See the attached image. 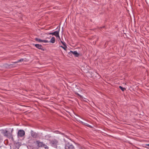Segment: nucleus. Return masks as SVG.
I'll list each match as a JSON object with an SVG mask.
<instances>
[{
	"label": "nucleus",
	"instance_id": "18",
	"mask_svg": "<svg viewBox=\"0 0 149 149\" xmlns=\"http://www.w3.org/2000/svg\"><path fill=\"white\" fill-rule=\"evenodd\" d=\"M61 42L64 46H66L65 43L64 42H63L61 41Z\"/></svg>",
	"mask_w": 149,
	"mask_h": 149
},
{
	"label": "nucleus",
	"instance_id": "19",
	"mask_svg": "<svg viewBox=\"0 0 149 149\" xmlns=\"http://www.w3.org/2000/svg\"><path fill=\"white\" fill-rule=\"evenodd\" d=\"M87 126L88 127H91V126L90 125H87Z\"/></svg>",
	"mask_w": 149,
	"mask_h": 149
},
{
	"label": "nucleus",
	"instance_id": "12",
	"mask_svg": "<svg viewBox=\"0 0 149 149\" xmlns=\"http://www.w3.org/2000/svg\"><path fill=\"white\" fill-rule=\"evenodd\" d=\"M23 60H24V59L23 58H22V59H20L19 60L15 62L14 63H18L19 62H22V61H23Z\"/></svg>",
	"mask_w": 149,
	"mask_h": 149
},
{
	"label": "nucleus",
	"instance_id": "9",
	"mask_svg": "<svg viewBox=\"0 0 149 149\" xmlns=\"http://www.w3.org/2000/svg\"><path fill=\"white\" fill-rule=\"evenodd\" d=\"M1 132L4 134V135L7 136H8V131L6 130H2Z\"/></svg>",
	"mask_w": 149,
	"mask_h": 149
},
{
	"label": "nucleus",
	"instance_id": "3",
	"mask_svg": "<svg viewBox=\"0 0 149 149\" xmlns=\"http://www.w3.org/2000/svg\"><path fill=\"white\" fill-rule=\"evenodd\" d=\"M18 136L22 137L25 134V132L23 130H19L18 132Z\"/></svg>",
	"mask_w": 149,
	"mask_h": 149
},
{
	"label": "nucleus",
	"instance_id": "1",
	"mask_svg": "<svg viewBox=\"0 0 149 149\" xmlns=\"http://www.w3.org/2000/svg\"><path fill=\"white\" fill-rule=\"evenodd\" d=\"M50 143L52 146L54 148H56L57 147V145H58V141L56 139H54L51 141Z\"/></svg>",
	"mask_w": 149,
	"mask_h": 149
},
{
	"label": "nucleus",
	"instance_id": "17",
	"mask_svg": "<svg viewBox=\"0 0 149 149\" xmlns=\"http://www.w3.org/2000/svg\"><path fill=\"white\" fill-rule=\"evenodd\" d=\"M46 139H49L51 137V136L49 135H47L45 136Z\"/></svg>",
	"mask_w": 149,
	"mask_h": 149
},
{
	"label": "nucleus",
	"instance_id": "22",
	"mask_svg": "<svg viewBox=\"0 0 149 149\" xmlns=\"http://www.w3.org/2000/svg\"><path fill=\"white\" fill-rule=\"evenodd\" d=\"M104 26H103V27H102V28H104Z\"/></svg>",
	"mask_w": 149,
	"mask_h": 149
},
{
	"label": "nucleus",
	"instance_id": "5",
	"mask_svg": "<svg viewBox=\"0 0 149 149\" xmlns=\"http://www.w3.org/2000/svg\"><path fill=\"white\" fill-rule=\"evenodd\" d=\"M33 45H35V47L38 49L44 50V49H43V47L41 45L38 44Z\"/></svg>",
	"mask_w": 149,
	"mask_h": 149
},
{
	"label": "nucleus",
	"instance_id": "21",
	"mask_svg": "<svg viewBox=\"0 0 149 149\" xmlns=\"http://www.w3.org/2000/svg\"><path fill=\"white\" fill-rule=\"evenodd\" d=\"M77 95H78L79 96H81L79 94L77 93Z\"/></svg>",
	"mask_w": 149,
	"mask_h": 149
},
{
	"label": "nucleus",
	"instance_id": "15",
	"mask_svg": "<svg viewBox=\"0 0 149 149\" xmlns=\"http://www.w3.org/2000/svg\"><path fill=\"white\" fill-rule=\"evenodd\" d=\"M60 47H62L63 49L64 50H66V48H67V47L66 46H64V47L62 46H60Z\"/></svg>",
	"mask_w": 149,
	"mask_h": 149
},
{
	"label": "nucleus",
	"instance_id": "13",
	"mask_svg": "<svg viewBox=\"0 0 149 149\" xmlns=\"http://www.w3.org/2000/svg\"><path fill=\"white\" fill-rule=\"evenodd\" d=\"M119 87L120 88V89L123 91H124L125 90V88H123L121 86H119Z\"/></svg>",
	"mask_w": 149,
	"mask_h": 149
},
{
	"label": "nucleus",
	"instance_id": "23",
	"mask_svg": "<svg viewBox=\"0 0 149 149\" xmlns=\"http://www.w3.org/2000/svg\"><path fill=\"white\" fill-rule=\"evenodd\" d=\"M13 129H12V131H13Z\"/></svg>",
	"mask_w": 149,
	"mask_h": 149
},
{
	"label": "nucleus",
	"instance_id": "8",
	"mask_svg": "<svg viewBox=\"0 0 149 149\" xmlns=\"http://www.w3.org/2000/svg\"><path fill=\"white\" fill-rule=\"evenodd\" d=\"M31 136L33 138H36L38 136V134L36 133L33 132V131H31Z\"/></svg>",
	"mask_w": 149,
	"mask_h": 149
},
{
	"label": "nucleus",
	"instance_id": "10",
	"mask_svg": "<svg viewBox=\"0 0 149 149\" xmlns=\"http://www.w3.org/2000/svg\"><path fill=\"white\" fill-rule=\"evenodd\" d=\"M55 42V38L54 37H52L50 40V42L52 43H54Z\"/></svg>",
	"mask_w": 149,
	"mask_h": 149
},
{
	"label": "nucleus",
	"instance_id": "4",
	"mask_svg": "<svg viewBox=\"0 0 149 149\" xmlns=\"http://www.w3.org/2000/svg\"><path fill=\"white\" fill-rule=\"evenodd\" d=\"M59 29L58 31H55L53 33H50L49 34V35H54L57 37H59Z\"/></svg>",
	"mask_w": 149,
	"mask_h": 149
},
{
	"label": "nucleus",
	"instance_id": "20",
	"mask_svg": "<svg viewBox=\"0 0 149 149\" xmlns=\"http://www.w3.org/2000/svg\"><path fill=\"white\" fill-rule=\"evenodd\" d=\"M147 146H149V144H146Z\"/></svg>",
	"mask_w": 149,
	"mask_h": 149
},
{
	"label": "nucleus",
	"instance_id": "6",
	"mask_svg": "<svg viewBox=\"0 0 149 149\" xmlns=\"http://www.w3.org/2000/svg\"><path fill=\"white\" fill-rule=\"evenodd\" d=\"M71 53V54H73L75 56L78 57L79 55V54L76 51H74V52H73L70 51V52L69 53V54Z\"/></svg>",
	"mask_w": 149,
	"mask_h": 149
},
{
	"label": "nucleus",
	"instance_id": "11",
	"mask_svg": "<svg viewBox=\"0 0 149 149\" xmlns=\"http://www.w3.org/2000/svg\"><path fill=\"white\" fill-rule=\"evenodd\" d=\"M35 40L37 41H38V42H42V40H41L40 39H39L38 38H35Z\"/></svg>",
	"mask_w": 149,
	"mask_h": 149
},
{
	"label": "nucleus",
	"instance_id": "2",
	"mask_svg": "<svg viewBox=\"0 0 149 149\" xmlns=\"http://www.w3.org/2000/svg\"><path fill=\"white\" fill-rule=\"evenodd\" d=\"M65 148V149H75L74 146L69 143H66Z\"/></svg>",
	"mask_w": 149,
	"mask_h": 149
},
{
	"label": "nucleus",
	"instance_id": "14",
	"mask_svg": "<svg viewBox=\"0 0 149 149\" xmlns=\"http://www.w3.org/2000/svg\"><path fill=\"white\" fill-rule=\"evenodd\" d=\"M42 147H44L46 149H48V147L45 144H43V146Z\"/></svg>",
	"mask_w": 149,
	"mask_h": 149
},
{
	"label": "nucleus",
	"instance_id": "16",
	"mask_svg": "<svg viewBox=\"0 0 149 149\" xmlns=\"http://www.w3.org/2000/svg\"><path fill=\"white\" fill-rule=\"evenodd\" d=\"M49 42L48 41V40H42V42H44L45 43H47L48 42Z\"/></svg>",
	"mask_w": 149,
	"mask_h": 149
},
{
	"label": "nucleus",
	"instance_id": "7",
	"mask_svg": "<svg viewBox=\"0 0 149 149\" xmlns=\"http://www.w3.org/2000/svg\"><path fill=\"white\" fill-rule=\"evenodd\" d=\"M37 144H38V146L39 147H42L43 145V143L42 142H40L39 141H36Z\"/></svg>",
	"mask_w": 149,
	"mask_h": 149
}]
</instances>
